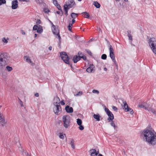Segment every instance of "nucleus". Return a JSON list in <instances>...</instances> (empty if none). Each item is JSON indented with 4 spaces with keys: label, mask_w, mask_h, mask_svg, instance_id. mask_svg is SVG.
<instances>
[{
    "label": "nucleus",
    "mask_w": 156,
    "mask_h": 156,
    "mask_svg": "<svg viewBox=\"0 0 156 156\" xmlns=\"http://www.w3.org/2000/svg\"><path fill=\"white\" fill-rule=\"evenodd\" d=\"M144 136V139L149 144L153 145L156 144V136L152 131L147 129H145L142 133Z\"/></svg>",
    "instance_id": "obj_1"
},
{
    "label": "nucleus",
    "mask_w": 156,
    "mask_h": 156,
    "mask_svg": "<svg viewBox=\"0 0 156 156\" xmlns=\"http://www.w3.org/2000/svg\"><path fill=\"white\" fill-rule=\"evenodd\" d=\"M6 68L7 70L9 72L11 71L12 69V67H10L9 66H6Z\"/></svg>",
    "instance_id": "obj_34"
},
{
    "label": "nucleus",
    "mask_w": 156,
    "mask_h": 156,
    "mask_svg": "<svg viewBox=\"0 0 156 156\" xmlns=\"http://www.w3.org/2000/svg\"><path fill=\"white\" fill-rule=\"evenodd\" d=\"M95 68L94 65L92 64H90L89 66L86 69V71L89 73H91L93 71H95Z\"/></svg>",
    "instance_id": "obj_11"
},
{
    "label": "nucleus",
    "mask_w": 156,
    "mask_h": 156,
    "mask_svg": "<svg viewBox=\"0 0 156 156\" xmlns=\"http://www.w3.org/2000/svg\"><path fill=\"white\" fill-rule=\"evenodd\" d=\"M75 116H76L77 117H83V116L82 115L79 113H76V114Z\"/></svg>",
    "instance_id": "obj_40"
},
{
    "label": "nucleus",
    "mask_w": 156,
    "mask_h": 156,
    "mask_svg": "<svg viewBox=\"0 0 156 156\" xmlns=\"http://www.w3.org/2000/svg\"><path fill=\"white\" fill-rule=\"evenodd\" d=\"M139 107L140 108H142L146 110H147L149 112H151L156 115V110L149 107L148 104H146L144 105H139Z\"/></svg>",
    "instance_id": "obj_5"
},
{
    "label": "nucleus",
    "mask_w": 156,
    "mask_h": 156,
    "mask_svg": "<svg viewBox=\"0 0 156 156\" xmlns=\"http://www.w3.org/2000/svg\"><path fill=\"white\" fill-rule=\"evenodd\" d=\"M91 156H97L99 154L98 150L97 151L95 149H92L90 151Z\"/></svg>",
    "instance_id": "obj_14"
},
{
    "label": "nucleus",
    "mask_w": 156,
    "mask_h": 156,
    "mask_svg": "<svg viewBox=\"0 0 156 156\" xmlns=\"http://www.w3.org/2000/svg\"><path fill=\"white\" fill-rule=\"evenodd\" d=\"M65 110L66 112L68 113H72L73 112V108L70 107L69 105H67L66 107Z\"/></svg>",
    "instance_id": "obj_16"
},
{
    "label": "nucleus",
    "mask_w": 156,
    "mask_h": 156,
    "mask_svg": "<svg viewBox=\"0 0 156 156\" xmlns=\"http://www.w3.org/2000/svg\"><path fill=\"white\" fill-rule=\"evenodd\" d=\"M148 43L152 49L153 52L156 54V49L155 47L156 46V41L154 38H150L149 39Z\"/></svg>",
    "instance_id": "obj_4"
},
{
    "label": "nucleus",
    "mask_w": 156,
    "mask_h": 156,
    "mask_svg": "<svg viewBox=\"0 0 156 156\" xmlns=\"http://www.w3.org/2000/svg\"><path fill=\"white\" fill-rule=\"evenodd\" d=\"M105 112H106L107 113V112H108L110 110H109V109L108 108H106L105 106Z\"/></svg>",
    "instance_id": "obj_51"
},
{
    "label": "nucleus",
    "mask_w": 156,
    "mask_h": 156,
    "mask_svg": "<svg viewBox=\"0 0 156 156\" xmlns=\"http://www.w3.org/2000/svg\"><path fill=\"white\" fill-rule=\"evenodd\" d=\"M34 95L35 97H38L39 96V94L38 93H36Z\"/></svg>",
    "instance_id": "obj_59"
},
{
    "label": "nucleus",
    "mask_w": 156,
    "mask_h": 156,
    "mask_svg": "<svg viewBox=\"0 0 156 156\" xmlns=\"http://www.w3.org/2000/svg\"><path fill=\"white\" fill-rule=\"evenodd\" d=\"M6 3V1L5 0H0V6L2 4H5Z\"/></svg>",
    "instance_id": "obj_36"
},
{
    "label": "nucleus",
    "mask_w": 156,
    "mask_h": 156,
    "mask_svg": "<svg viewBox=\"0 0 156 156\" xmlns=\"http://www.w3.org/2000/svg\"><path fill=\"white\" fill-rule=\"evenodd\" d=\"M50 23L52 25V27H55V26L53 24V23L52 22H51V23Z\"/></svg>",
    "instance_id": "obj_61"
},
{
    "label": "nucleus",
    "mask_w": 156,
    "mask_h": 156,
    "mask_svg": "<svg viewBox=\"0 0 156 156\" xmlns=\"http://www.w3.org/2000/svg\"><path fill=\"white\" fill-rule=\"evenodd\" d=\"M56 6L57 8L59 10L61 11V9H62L60 5L59 4H58V5H57Z\"/></svg>",
    "instance_id": "obj_46"
},
{
    "label": "nucleus",
    "mask_w": 156,
    "mask_h": 156,
    "mask_svg": "<svg viewBox=\"0 0 156 156\" xmlns=\"http://www.w3.org/2000/svg\"><path fill=\"white\" fill-rule=\"evenodd\" d=\"M19 103L20 104V106L21 107L23 106V102L22 101H20V103Z\"/></svg>",
    "instance_id": "obj_55"
},
{
    "label": "nucleus",
    "mask_w": 156,
    "mask_h": 156,
    "mask_svg": "<svg viewBox=\"0 0 156 156\" xmlns=\"http://www.w3.org/2000/svg\"><path fill=\"white\" fill-rule=\"evenodd\" d=\"M75 22V20H74V19H73L72 20V23H71V24H72V25H73V24Z\"/></svg>",
    "instance_id": "obj_58"
},
{
    "label": "nucleus",
    "mask_w": 156,
    "mask_h": 156,
    "mask_svg": "<svg viewBox=\"0 0 156 156\" xmlns=\"http://www.w3.org/2000/svg\"><path fill=\"white\" fill-rule=\"evenodd\" d=\"M92 92L94 93H97L98 94L99 93V91L96 90H93L92 91Z\"/></svg>",
    "instance_id": "obj_42"
},
{
    "label": "nucleus",
    "mask_w": 156,
    "mask_h": 156,
    "mask_svg": "<svg viewBox=\"0 0 156 156\" xmlns=\"http://www.w3.org/2000/svg\"><path fill=\"white\" fill-rule=\"evenodd\" d=\"M39 28L37 30V32L39 34L43 32V29L42 28V27L39 25Z\"/></svg>",
    "instance_id": "obj_20"
},
{
    "label": "nucleus",
    "mask_w": 156,
    "mask_h": 156,
    "mask_svg": "<svg viewBox=\"0 0 156 156\" xmlns=\"http://www.w3.org/2000/svg\"><path fill=\"white\" fill-rule=\"evenodd\" d=\"M114 118H108V121L109 122H110L111 125L112 126H113L115 129L116 127V126L114 123V121H113Z\"/></svg>",
    "instance_id": "obj_17"
},
{
    "label": "nucleus",
    "mask_w": 156,
    "mask_h": 156,
    "mask_svg": "<svg viewBox=\"0 0 156 156\" xmlns=\"http://www.w3.org/2000/svg\"><path fill=\"white\" fill-rule=\"evenodd\" d=\"M76 4L73 0H70L66 2L64 6L66 8H69V9L72 8Z\"/></svg>",
    "instance_id": "obj_6"
},
{
    "label": "nucleus",
    "mask_w": 156,
    "mask_h": 156,
    "mask_svg": "<svg viewBox=\"0 0 156 156\" xmlns=\"http://www.w3.org/2000/svg\"><path fill=\"white\" fill-rule=\"evenodd\" d=\"M113 62H114V64L116 66L117 68H118V65H117V63L115 60V58L114 59V60H112Z\"/></svg>",
    "instance_id": "obj_47"
},
{
    "label": "nucleus",
    "mask_w": 156,
    "mask_h": 156,
    "mask_svg": "<svg viewBox=\"0 0 156 156\" xmlns=\"http://www.w3.org/2000/svg\"><path fill=\"white\" fill-rule=\"evenodd\" d=\"M43 11L45 13H47L49 12L50 10L47 8H44L43 9Z\"/></svg>",
    "instance_id": "obj_38"
},
{
    "label": "nucleus",
    "mask_w": 156,
    "mask_h": 156,
    "mask_svg": "<svg viewBox=\"0 0 156 156\" xmlns=\"http://www.w3.org/2000/svg\"><path fill=\"white\" fill-rule=\"evenodd\" d=\"M123 103L124 104V106H123V108L126 111L127 110V109H128V108H129V107H128V105L125 101H124L123 102Z\"/></svg>",
    "instance_id": "obj_24"
},
{
    "label": "nucleus",
    "mask_w": 156,
    "mask_h": 156,
    "mask_svg": "<svg viewBox=\"0 0 156 156\" xmlns=\"http://www.w3.org/2000/svg\"><path fill=\"white\" fill-rule=\"evenodd\" d=\"M86 51L87 52V53L89 54L90 56L92 55V52L89 50L87 49H86Z\"/></svg>",
    "instance_id": "obj_39"
},
{
    "label": "nucleus",
    "mask_w": 156,
    "mask_h": 156,
    "mask_svg": "<svg viewBox=\"0 0 156 156\" xmlns=\"http://www.w3.org/2000/svg\"><path fill=\"white\" fill-rule=\"evenodd\" d=\"M41 21L40 20H38L37 22H36V23L37 24H40L41 23Z\"/></svg>",
    "instance_id": "obj_56"
},
{
    "label": "nucleus",
    "mask_w": 156,
    "mask_h": 156,
    "mask_svg": "<svg viewBox=\"0 0 156 156\" xmlns=\"http://www.w3.org/2000/svg\"><path fill=\"white\" fill-rule=\"evenodd\" d=\"M112 109L114 111L117 112L118 111V108L117 107L115 106H113L112 107Z\"/></svg>",
    "instance_id": "obj_48"
},
{
    "label": "nucleus",
    "mask_w": 156,
    "mask_h": 156,
    "mask_svg": "<svg viewBox=\"0 0 156 156\" xmlns=\"http://www.w3.org/2000/svg\"><path fill=\"white\" fill-rule=\"evenodd\" d=\"M63 125L66 128H68L70 126V119L69 118H62Z\"/></svg>",
    "instance_id": "obj_7"
},
{
    "label": "nucleus",
    "mask_w": 156,
    "mask_h": 156,
    "mask_svg": "<svg viewBox=\"0 0 156 156\" xmlns=\"http://www.w3.org/2000/svg\"><path fill=\"white\" fill-rule=\"evenodd\" d=\"M107 55L105 54H103L101 56V58L103 60H105L107 58Z\"/></svg>",
    "instance_id": "obj_32"
},
{
    "label": "nucleus",
    "mask_w": 156,
    "mask_h": 156,
    "mask_svg": "<svg viewBox=\"0 0 156 156\" xmlns=\"http://www.w3.org/2000/svg\"><path fill=\"white\" fill-rule=\"evenodd\" d=\"M109 50L110 51L109 55L110 58L112 60H114V59L115 58V57L114 50L112 46L111 45H110Z\"/></svg>",
    "instance_id": "obj_10"
},
{
    "label": "nucleus",
    "mask_w": 156,
    "mask_h": 156,
    "mask_svg": "<svg viewBox=\"0 0 156 156\" xmlns=\"http://www.w3.org/2000/svg\"><path fill=\"white\" fill-rule=\"evenodd\" d=\"M24 58L25 59V60L27 62L29 63H31V60L30 58V57H29L28 56H24Z\"/></svg>",
    "instance_id": "obj_21"
},
{
    "label": "nucleus",
    "mask_w": 156,
    "mask_h": 156,
    "mask_svg": "<svg viewBox=\"0 0 156 156\" xmlns=\"http://www.w3.org/2000/svg\"><path fill=\"white\" fill-rule=\"evenodd\" d=\"M57 135L58 136L60 139H63L64 138V135L66 136V134H63L62 133H59L57 134Z\"/></svg>",
    "instance_id": "obj_23"
},
{
    "label": "nucleus",
    "mask_w": 156,
    "mask_h": 156,
    "mask_svg": "<svg viewBox=\"0 0 156 156\" xmlns=\"http://www.w3.org/2000/svg\"><path fill=\"white\" fill-rule=\"evenodd\" d=\"M93 4L97 8H100L101 6L100 4L97 1H94Z\"/></svg>",
    "instance_id": "obj_22"
},
{
    "label": "nucleus",
    "mask_w": 156,
    "mask_h": 156,
    "mask_svg": "<svg viewBox=\"0 0 156 156\" xmlns=\"http://www.w3.org/2000/svg\"><path fill=\"white\" fill-rule=\"evenodd\" d=\"M9 58L8 54L5 52L1 53L0 55V69L6 64V62Z\"/></svg>",
    "instance_id": "obj_2"
},
{
    "label": "nucleus",
    "mask_w": 156,
    "mask_h": 156,
    "mask_svg": "<svg viewBox=\"0 0 156 156\" xmlns=\"http://www.w3.org/2000/svg\"><path fill=\"white\" fill-rule=\"evenodd\" d=\"M127 36L128 37L129 36H132L131 33V31L130 30H128L127 31Z\"/></svg>",
    "instance_id": "obj_44"
},
{
    "label": "nucleus",
    "mask_w": 156,
    "mask_h": 156,
    "mask_svg": "<svg viewBox=\"0 0 156 156\" xmlns=\"http://www.w3.org/2000/svg\"><path fill=\"white\" fill-rule=\"evenodd\" d=\"M53 110L56 115H58L60 114L61 111V108L60 104L54 105Z\"/></svg>",
    "instance_id": "obj_9"
},
{
    "label": "nucleus",
    "mask_w": 156,
    "mask_h": 156,
    "mask_svg": "<svg viewBox=\"0 0 156 156\" xmlns=\"http://www.w3.org/2000/svg\"><path fill=\"white\" fill-rule=\"evenodd\" d=\"M64 9L65 11V14L66 15V16H67L68 15V10L69 9V8H66L64 6Z\"/></svg>",
    "instance_id": "obj_28"
},
{
    "label": "nucleus",
    "mask_w": 156,
    "mask_h": 156,
    "mask_svg": "<svg viewBox=\"0 0 156 156\" xmlns=\"http://www.w3.org/2000/svg\"><path fill=\"white\" fill-rule=\"evenodd\" d=\"M72 26H73V25H72V24H71V23H69V25L68 26V30L70 31H72Z\"/></svg>",
    "instance_id": "obj_33"
},
{
    "label": "nucleus",
    "mask_w": 156,
    "mask_h": 156,
    "mask_svg": "<svg viewBox=\"0 0 156 156\" xmlns=\"http://www.w3.org/2000/svg\"><path fill=\"white\" fill-rule=\"evenodd\" d=\"M96 120H94V121H99V120H100V118H94Z\"/></svg>",
    "instance_id": "obj_54"
},
{
    "label": "nucleus",
    "mask_w": 156,
    "mask_h": 156,
    "mask_svg": "<svg viewBox=\"0 0 156 156\" xmlns=\"http://www.w3.org/2000/svg\"><path fill=\"white\" fill-rule=\"evenodd\" d=\"M18 1L17 0H15L12 2L11 8L12 9H16L18 7Z\"/></svg>",
    "instance_id": "obj_12"
},
{
    "label": "nucleus",
    "mask_w": 156,
    "mask_h": 156,
    "mask_svg": "<svg viewBox=\"0 0 156 156\" xmlns=\"http://www.w3.org/2000/svg\"><path fill=\"white\" fill-rule=\"evenodd\" d=\"M7 121L5 120L4 118H0V124L4 126L6 124Z\"/></svg>",
    "instance_id": "obj_18"
},
{
    "label": "nucleus",
    "mask_w": 156,
    "mask_h": 156,
    "mask_svg": "<svg viewBox=\"0 0 156 156\" xmlns=\"http://www.w3.org/2000/svg\"><path fill=\"white\" fill-rule=\"evenodd\" d=\"M62 124V121L60 120H57L56 121V126H59Z\"/></svg>",
    "instance_id": "obj_31"
},
{
    "label": "nucleus",
    "mask_w": 156,
    "mask_h": 156,
    "mask_svg": "<svg viewBox=\"0 0 156 156\" xmlns=\"http://www.w3.org/2000/svg\"><path fill=\"white\" fill-rule=\"evenodd\" d=\"M70 145L72 147L73 149H75V146L74 145V141L73 139H72L71 142L70 143Z\"/></svg>",
    "instance_id": "obj_26"
},
{
    "label": "nucleus",
    "mask_w": 156,
    "mask_h": 156,
    "mask_svg": "<svg viewBox=\"0 0 156 156\" xmlns=\"http://www.w3.org/2000/svg\"><path fill=\"white\" fill-rule=\"evenodd\" d=\"M106 114L108 116V117H114L113 115L110 111H108V112H107Z\"/></svg>",
    "instance_id": "obj_27"
},
{
    "label": "nucleus",
    "mask_w": 156,
    "mask_h": 156,
    "mask_svg": "<svg viewBox=\"0 0 156 156\" xmlns=\"http://www.w3.org/2000/svg\"><path fill=\"white\" fill-rule=\"evenodd\" d=\"M60 55L62 59L64 61V62L66 64L69 65L71 68H73L72 65L69 61V56L67 55L66 53L64 51L61 52L60 53Z\"/></svg>",
    "instance_id": "obj_3"
},
{
    "label": "nucleus",
    "mask_w": 156,
    "mask_h": 156,
    "mask_svg": "<svg viewBox=\"0 0 156 156\" xmlns=\"http://www.w3.org/2000/svg\"><path fill=\"white\" fill-rule=\"evenodd\" d=\"M82 54V53L80 51H79L78 52V55H79V56H80V55H81Z\"/></svg>",
    "instance_id": "obj_63"
},
{
    "label": "nucleus",
    "mask_w": 156,
    "mask_h": 156,
    "mask_svg": "<svg viewBox=\"0 0 156 156\" xmlns=\"http://www.w3.org/2000/svg\"><path fill=\"white\" fill-rule=\"evenodd\" d=\"M129 37V42L131 43L132 42V41H133V38H132V36H129L128 37Z\"/></svg>",
    "instance_id": "obj_49"
},
{
    "label": "nucleus",
    "mask_w": 156,
    "mask_h": 156,
    "mask_svg": "<svg viewBox=\"0 0 156 156\" xmlns=\"http://www.w3.org/2000/svg\"><path fill=\"white\" fill-rule=\"evenodd\" d=\"M50 23L52 25V27H55V26L53 24V23L52 22H51V23Z\"/></svg>",
    "instance_id": "obj_62"
},
{
    "label": "nucleus",
    "mask_w": 156,
    "mask_h": 156,
    "mask_svg": "<svg viewBox=\"0 0 156 156\" xmlns=\"http://www.w3.org/2000/svg\"><path fill=\"white\" fill-rule=\"evenodd\" d=\"M97 28L98 29V30L99 31V32H102L101 30V29L100 28V27H97Z\"/></svg>",
    "instance_id": "obj_64"
},
{
    "label": "nucleus",
    "mask_w": 156,
    "mask_h": 156,
    "mask_svg": "<svg viewBox=\"0 0 156 156\" xmlns=\"http://www.w3.org/2000/svg\"><path fill=\"white\" fill-rule=\"evenodd\" d=\"M60 104V100L57 96L54 97L53 100L54 105H59Z\"/></svg>",
    "instance_id": "obj_13"
},
{
    "label": "nucleus",
    "mask_w": 156,
    "mask_h": 156,
    "mask_svg": "<svg viewBox=\"0 0 156 156\" xmlns=\"http://www.w3.org/2000/svg\"><path fill=\"white\" fill-rule=\"evenodd\" d=\"M80 56L77 55H74L73 58V61L74 63H76L80 59Z\"/></svg>",
    "instance_id": "obj_15"
},
{
    "label": "nucleus",
    "mask_w": 156,
    "mask_h": 156,
    "mask_svg": "<svg viewBox=\"0 0 156 156\" xmlns=\"http://www.w3.org/2000/svg\"><path fill=\"white\" fill-rule=\"evenodd\" d=\"M77 123L78 125H82V121L81 119H77Z\"/></svg>",
    "instance_id": "obj_30"
},
{
    "label": "nucleus",
    "mask_w": 156,
    "mask_h": 156,
    "mask_svg": "<svg viewBox=\"0 0 156 156\" xmlns=\"http://www.w3.org/2000/svg\"><path fill=\"white\" fill-rule=\"evenodd\" d=\"M39 25H35L33 27V30H37V29L39 28Z\"/></svg>",
    "instance_id": "obj_35"
},
{
    "label": "nucleus",
    "mask_w": 156,
    "mask_h": 156,
    "mask_svg": "<svg viewBox=\"0 0 156 156\" xmlns=\"http://www.w3.org/2000/svg\"><path fill=\"white\" fill-rule=\"evenodd\" d=\"M79 128L80 130H82L84 129V127L82 125H79Z\"/></svg>",
    "instance_id": "obj_43"
},
{
    "label": "nucleus",
    "mask_w": 156,
    "mask_h": 156,
    "mask_svg": "<svg viewBox=\"0 0 156 156\" xmlns=\"http://www.w3.org/2000/svg\"><path fill=\"white\" fill-rule=\"evenodd\" d=\"M82 94L83 93L82 91H79V92H78V93L76 94L75 95V96H81Z\"/></svg>",
    "instance_id": "obj_37"
},
{
    "label": "nucleus",
    "mask_w": 156,
    "mask_h": 156,
    "mask_svg": "<svg viewBox=\"0 0 156 156\" xmlns=\"http://www.w3.org/2000/svg\"><path fill=\"white\" fill-rule=\"evenodd\" d=\"M128 108V109H127L126 111L129 112L131 114H132L133 113V110L132 109L130 108Z\"/></svg>",
    "instance_id": "obj_29"
},
{
    "label": "nucleus",
    "mask_w": 156,
    "mask_h": 156,
    "mask_svg": "<svg viewBox=\"0 0 156 156\" xmlns=\"http://www.w3.org/2000/svg\"><path fill=\"white\" fill-rule=\"evenodd\" d=\"M2 41L3 42L7 43L8 42L7 40L5 39V37L3 38L2 39Z\"/></svg>",
    "instance_id": "obj_50"
},
{
    "label": "nucleus",
    "mask_w": 156,
    "mask_h": 156,
    "mask_svg": "<svg viewBox=\"0 0 156 156\" xmlns=\"http://www.w3.org/2000/svg\"><path fill=\"white\" fill-rule=\"evenodd\" d=\"M26 155L27 156H31V155L29 154L28 152H25Z\"/></svg>",
    "instance_id": "obj_60"
},
{
    "label": "nucleus",
    "mask_w": 156,
    "mask_h": 156,
    "mask_svg": "<svg viewBox=\"0 0 156 156\" xmlns=\"http://www.w3.org/2000/svg\"><path fill=\"white\" fill-rule=\"evenodd\" d=\"M93 117H100V116L99 114H94Z\"/></svg>",
    "instance_id": "obj_52"
},
{
    "label": "nucleus",
    "mask_w": 156,
    "mask_h": 156,
    "mask_svg": "<svg viewBox=\"0 0 156 156\" xmlns=\"http://www.w3.org/2000/svg\"><path fill=\"white\" fill-rule=\"evenodd\" d=\"M21 33L23 35H25V33L23 30H21Z\"/></svg>",
    "instance_id": "obj_57"
},
{
    "label": "nucleus",
    "mask_w": 156,
    "mask_h": 156,
    "mask_svg": "<svg viewBox=\"0 0 156 156\" xmlns=\"http://www.w3.org/2000/svg\"><path fill=\"white\" fill-rule=\"evenodd\" d=\"M52 30L53 34L55 35L56 37L58 36L59 40H60L61 37L59 34V31L58 26H55V27L52 28Z\"/></svg>",
    "instance_id": "obj_8"
},
{
    "label": "nucleus",
    "mask_w": 156,
    "mask_h": 156,
    "mask_svg": "<svg viewBox=\"0 0 156 156\" xmlns=\"http://www.w3.org/2000/svg\"><path fill=\"white\" fill-rule=\"evenodd\" d=\"M82 15L85 17L87 18H89L90 15L89 14L86 12H83L82 13Z\"/></svg>",
    "instance_id": "obj_19"
},
{
    "label": "nucleus",
    "mask_w": 156,
    "mask_h": 156,
    "mask_svg": "<svg viewBox=\"0 0 156 156\" xmlns=\"http://www.w3.org/2000/svg\"><path fill=\"white\" fill-rule=\"evenodd\" d=\"M78 15V14L77 13H76L74 12H72L71 13V17L74 19H75L76 18Z\"/></svg>",
    "instance_id": "obj_25"
},
{
    "label": "nucleus",
    "mask_w": 156,
    "mask_h": 156,
    "mask_svg": "<svg viewBox=\"0 0 156 156\" xmlns=\"http://www.w3.org/2000/svg\"><path fill=\"white\" fill-rule=\"evenodd\" d=\"M53 0V3L54 5L56 6L57 5H58V2L56 0Z\"/></svg>",
    "instance_id": "obj_41"
},
{
    "label": "nucleus",
    "mask_w": 156,
    "mask_h": 156,
    "mask_svg": "<svg viewBox=\"0 0 156 156\" xmlns=\"http://www.w3.org/2000/svg\"><path fill=\"white\" fill-rule=\"evenodd\" d=\"M61 104L62 105H65V103L64 102V100H62L60 102Z\"/></svg>",
    "instance_id": "obj_53"
},
{
    "label": "nucleus",
    "mask_w": 156,
    "mask_h": 156,
    "mask_svg": "<svg viewBox=\"0 0 156 156\" xmlns=\"http://www.w3.org/2000/svg\"><path fill=\"white\" fill-rule=\"evenodd\" d=\"M80 59L81 58H83L84 60H85L87 59L86 57L84 55H82V56H80Z\"/></svg>",
    "instance_id": "obj_45"
}]
</instances>
